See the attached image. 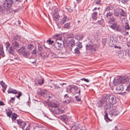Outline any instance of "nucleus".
I'll use <instances>...</instances> for the list:
<instances>
[{
	"label": "nucleus",
	"mask_w": 130,
	"mask_h": 130,
	"mask_svg": "<svg viewBox=\"0 0 130 130\" xmlns=\"http://www.w3.org/2000/svg\"><path fill=\"white\" fill-rule=\"evenodd\" d=\"M107 98V96H104L100 101L98 102L96 104L97 106L99 107H102L103 104L106 103Z\"/></svg>",
	"instance_id": "obj_1"
},
{
	"label": "nucleus",
	"mask_w": 130,
	"mask_h": 130,
	"mask_svg": "<svg viewBox=\"0 0 130 130\" xmlns=\"http://www.w3.org/2000/svg\"><path fill=\"white\" fill-rule=\"evenodd\" d=\"M12 0H5L4 4V6L5 9H8L12 4Z\"/></svg>",
	"instance_id": "obj_2"
},
{
	"label": "nucleus",
	"mask_w": 130,
	"mask_h": 130,
	"mask_svg": "<svg viewBox=\"0 0 130 130\" xmlns=\"http://www.w3.org/2000/svg\"><path fill=\"white\" fill-rule=\"evenodd\" d=\"M107 97L109 98L108 100L110 104H114L116 103V97L114 95H110Z\"/></svg>",
	"instance_id": "obj_3"
},
{
	"label": "nucleus",
	"mask_w": 130,
	"mask_h": 130,
	"mask_svg": "<svg viewBox=\"0 0 130 130\" xmlns=\"http://www.w3.org/2000/svg\"><path fill=\"white\" fill-rule=\"evenodd\" d=\"M116 42L114 39L113 37L111 36L109 38L108 44L111 47H113L116 44Z\"/></svg>",
	"instance_id": "obj_4"
},
{
	"label": "nucleus",
	"mask_w": 130,
	"mask_h": 130,
	"mask_svg": "<svg viewBox=\"0 0 130 130\" xmlns=\"http://www.w3.org/2000/svg\"><path fill=\"white\" fill-rule=\"evenodd\" d=\"M61 17H63L59 23V24L60 25H63L66 22L68 21L69 20V19L66 15H63V16H62Z\"/></svg>",
	"instance_id": "obj_5"
},
{
	"label": "nucleus",
	"mask_w": 130,
	"mask_h": 130,
	"mask_svg": "<svg viewBox=\"0 0 130 130\" xmlns=\"http://www.w3.org/2000/svg\"><path fill=\"white\" fill-rule=\"evenodd\" d=\"M51 112H53L54 113L58 114L59 113L61 114L63 113L64 111L62 110H61L57 107L54 109H52Z\"/></svg>",
	"instance_id": "obj_6"
},
{
	"label": "nucleus",
	"mask_w": 130,
	"mask_h": 130,
	"mask_svg": "<svg viewBox=\"0 0 130 130\" xmlns=\"http://www.w3.org/2000/svg\"><path fill=\"white\" fill-rule=\"evenodd\" d=\"M123 89V86L121 85H119L117 86L116 88L117 93L119 94H121Z\"/></svg>",
	"instance_id": "obj_7"
},
{
	"label": "nucleus",
	"mask_w": 130,
	"mask_h": 130,
	"mask_svg": "<svg viewBox=\"0 0 130 130\" xmlns=\"http://www.w3.org/2000/svg\"><path fill=\"white\" fill-rule=\"evenodd\" d=\"M53 46L54 47L58 50H60L62 48V45L61 43L56 42L54 44Z\"/></svg>",
	"instance_id": "obj_8"
},
{
	"label": "nucleus",
	"mask_w": 130,
	"mask_h": 130,
	"mask_svg": "<svg viewBox=\"0 0 130 130\" xmlns=\"http://www.w3.org/2000/svg\"><path fill=\"white\" fill-rule=\"evenodd\" d=\"M119 113V110L117 109H116L110 111L109 112V114L112 115L116 116L118 115Z\"/></svg>",
	"instance_id": "obj_9"
},
{
	"label": "nucleus",
	"mask_w": 130,
	"mask_h": 130,
	"mask_svg": "<svg viewBox=\"0 0 130 130\" xmlns=\"http://www.w3.org/2000/svg\"><path fill=\"white\" fill-rule=\"evenodd\" d=\"M48 105L49 107H51V111L52 109H54L55 108L58 107L57 105L55 103H48Z\"/></svg>",
	"instance_id": "obj_10"
},
{
	"label": "nucleus",
	"mask_w": 130,
	"mask_h": 130,
	"mask_svg": "<svg viewBox=\"0 0 130 130\" xmlns=\"http://www.w3.org/2000/svg\"><path fill=\"white\" fill-rule=\"evenodd\" d=\"M119 79L120 83H124L127 81V79L125 77H119Z\"/></svg>",
	"instance_id": "obj_11"
},
{
	"label": "nucleus",
	"mask_w": 130,
	"mask_h": 130,
	"mask_svg": "<svg viewBox=\"0 0 130 130\" xmlns=\"http://www.w3.org/2000/svg\"><path fill=\"white\" fill-rule=\"evenodd\" d=\"M125 19L124 18H123L122 20V23L123 24H125V30H129L130 29V27L129 26V24L127 22L125 23L124 22L125 21Z\"/></svg>",
	"instance_id": "obj_12"
},
{
	"label": "nucleus",
	"mask_w": 130,
	"mask_h": 130,
	"mask_svg": "<svg viewBox=\"0 0 130 130\" xmlns=\"http://www.w3.org/2000/svg\"><path fill=\"white\" fill-rule=\"evenodd\" d=\"M12 44L15 48H18L19 47V45L15 40H11Z\"/></svg>",
	"instance_id": "obj_13"
},
{
	"label": "nucleus",
	"mask_w": 130,
	"mask_h": 130,
	"mask_svg": "<svg viewBox=\"0 0 130 130\" xmlns=\"http://www.w3.org/2000/svg\"><path fill=\"white\" fill-rule=\"evenodd\" d=\"M0 84L3 87V91L4 93H5V90L6 89L7 86L3 82V81H2L1 82Z\"/></svg>",
	"instance_id": "obj_14"
},
{
	"label": "nucleus",
	"mask_w": 130,
	"mask_h": 130,
	"mask_svg": "<svg viewBox=\"0 0 130 130\" xmlns=\"http://www.w3.org/2000/svg\"><path fill=\"white\" fill-rule=\"evenodd\" d=\"M106 13L105 15L107 18H109L110 17L113 16L112 13L110 11L107 10L106 11Z\"/></svg>",
	"instance_id": "obj_15"
},
{
	"label": "nucleus",
	"mask_w": 130,
	"mask_h": 130,
	"mask_svg": "<svg viewBox=\"0 0 130 130\" xmlns=\"http://www.w3.org/2000/svg\"><path fill=\"white\" fill-rule=\"evenodd\" d=\"M26 51L25 47L23 46L18 50V52L19 53L23 54Z\"/></svg>",
	"instance_id": "obj_16"
},
{
	"label": "nucleus",
	"mask_w": 130,
	"mask_h": 130,
	"mask_svg": "<svg viewBox=\"0 0 130 130\" xmlns=\"http://www.w3.org/2000/svg\"><path fill=\"white\" fill-rule=\"evenodd\" d=\"M64 99L65 100L64 102L68 104L70 102V98L67 94H66L64 95Z\"/></svg>",
	"instance_id": "obj_17"
},
{
	"label": "nucleus",
	"mask_w": 130,
	"mask_h": 130,
	"mask_svg": "<svg viewBox=\"0 0 130 130\" xmlns=\"http://www.w3.org/2000/svg\"><path fill=\"white\" fill-rule=\"evenodd\" d=\"M79 124L78 122H76L75 123L73 126L71 127V129L72 130H76L78 128V126Z\"/></svg>",
	"instance_id": "obj_18"
},
{
	"label": "nucleus",
	"mask_w": 130,
	"mask_h": 130,
	"mask_svg": "<svg viewBox=\"0 0 130 130\" xmlns=\"http://www.w3.org/2000/svg\"><path fill=\"white\" fill-rule=\"evenodd\" d=\"M78 87L75 86L71 87L70 89V92H73L76 91L78 89Z\"/></svg>",
	"instance_id": "obj_19"
},
{
	"label": "nucleus",
	"mask_w": 130,
	"mask_h": 130,
	"mask_svg": "<svg viewBox=\"0 0 130 130\" xmlns=\"http://www.w3.org/2000/svg\"><path fill=\"white\" fill-rule=\"evenodd\" d=\"M8 92L9 93H13L15 94L17 93V92L16 90L12 89H9L8 91Z\"/></svg>",
	"instance_id": "obj_20"
},
{
	"label": "nucleus",
	"mask_w": 130,
	"mask_h": 130,
	"mask_svg": "<svg viewBox=\"0 0 130 130\" xmlns=\"http://www.w3.org/2000/svg\"><path fill=\"white\" fill-rule=\"evenodd\" d=\"M119 9H116L114 10L113 14L115 16H119Z\"/></svg>",
	"instance_id": "obj_21"
},
{
	"label": "nucleus",
	"mask_w": 130,
	"mask_h": 130,
	"mask_svg": "<svg viewBox=\"0 0 130 130\" xmlns=\"http://www.w3.org/2000/svg\"><path fill=\"white\" fill-rule=\"evenodd\" d=\"M60 118L62 121H67L68 120V118L67 117L64 115L61 116Z\"/></svg>",
	"instance_id": "obj_22"
},
{
	"label": "nucleus",
	"mask_w": 130,
	"mask_h": 130,
	"mask_svg": "<svg viewBox=\"0 0 130 130\" xmlns=\"http://www.w3.org/2000/svg\"><path fill=\"white\" fill-rule=\"evenodd\" d=\"M113 84L115 85L120 83V80L119 79V77L117 78H114L113 80Z\"/></svg>",
	"instance_id": "obj_23"
},
{
	"label": "nucleus",
	"mask_w": 130,
	"mask_h": 130,
	"mask_svg": "<svg viewBox=\"0 0 130 130\" xmlns=\"http://www.w3.org/2000/svg\"><path fill=\"white\" fill-rule=\"evenodd\" d=\"M84 36L82 34H79L77 35L76 37V39L78 40H81L84 38Z\"/></svg>",
	"instance_id": "obj_24"
},
{
	"label": "nucleus",
	"mask_w": 130,
	"mask_h": 130,
	"mask_svg": "<svg viewBox=\"0 0 130 130\" xmlns=\"http://www.w3.org/2000/svg\"><path fill=\"white\" fill-rule=\"evenodd\" d=\"M124 55V53L122 50H120L118 51V55L119 57L120 58H122Z\"/></svg>",
	"instance_id": "obj_25"
},
{
	"label": "nucleus",
	"mask_w": 130,
	"mask_h": 130,
	"mask_svg": "<svg viewBox=\"0 0 130 130\" xmlns=\"http://www.w3.org/2000/svg\"><path fill=\"white\" fill-rule=\"evenodd\" d=\"M8 52L9 54H13L14 53L15 51L12 47L11 46L9 48L8 50Z\"/></svg>",
	"instance_id": "obj_26"
},
{
	"label": "nucleus",
	"mask_w": 130,
	"mask_h": 130,
	"mask_svg": "<svg viewBox=\"0 0 130 130\" xmlns=\"http://www.w3.org/2000/svg\"><path fill=\"white\" fill-rule=\"evenodd\" d=\"M119 12L120 15L122 16L125 17L126 16V14L124 11L122 9H119Z\"/></svg>",
	"instance_id": "obj_27"
},
{
	"label": "nucleus",
	"mask_w": 130,
	"mask_h": 130,
	"mask_svg": "<svg viewBox=\"0 0 130 130\" xmlns=\"http://www.w3.org/2000/svg\"><path fill=\"white\" fill-rule=\"evenodd\" d=\"M107 19L109 20V23H112L114 22L115 20V18L113 16H111Z\"/></svg>",
	"instance_id": "obj_28"
},
{
	"label": "nucleus",
	"mask_w": 130,
	"mask_h": 130,
	"mask_svg": "<svg viewBox=\"0 0 130 130\" xmlns=\"http://www.w3.org/2000/svg\"><path fill=\"white\" fill-rule=\"evenodd\" d=\"M104 118L106 121L107 122L111 121V119L108 117L107 113H106V114L104 116Z\"/></svg>",
	"instance_id": "obj_29"
},
{
	"label": "nucleus",
	"mask_w": 130,
	"mask_h": 130,
	"mask_svg": "<svg viewBox=\"0 0 130 130\" xmlns=\"http://www.w3.org/2000/svg\"><path fill=\"white\" fill-rule=\"evenodd\" d=\"M54 20L55 21H58L59 19V15L58 14L56 13L53 16Z\"/></svg>",
	"instance_id": "obj_30"
},
{
	"label": "nucleus",
	"mask_w": 130,
	"mask_h": 130,
	"mask_svg": "<svg viewBox=\"0 0 130 130\" xmlns=\"http://www.w3.org/2000/svg\"><path fill=\"white\" fill-rule=\"evenodd\" d=\"M4 52L3 51V48H0V59L2 57H4Z\"/></svg>",
	"instance_id": "obj_31"
},
{
	"label": "nucleus",
	"mask_w": 130,
	"mask_h": 130,
	"mask_svg": "<svg viewBox=\"0 0 130 130\" xmlns=\"http://www.w3.org/2000/svg\"><path fill=\"white\" fill-rule=\"evenodd\" d=\"M70 23L69 22L67 23L64 25V27L67 29H69L70 28Z\"/></svg>",
	"instance_id": "obj_32"
},
{
	"label": "nucleus",
	"mask_w": 130,
	"mask_h": 130,
	"mask_svg": "<svg viewBox=\"0 0 130 130\" xmlns=\"http://www.w3.org/2000/svg\"><path fill=\"white\" fill-rule=\"evenodd\" d=\"M86 48L87 50H89L92 49V44H88L86 46Z\"/></svg>",
	"instance_id": "obj_33"
},
{
	"label": "nucleus",
	"mask_w": 130,
	"mask_h": 130,
	"mask_svg": "<svg viewBox=\"0 0 130 130\" xmlns=\"http://www.w3.org/2000/svg\"><path fill=\"white\" fill-rule=\"evenodd\" d=\"M17 123L20 126L22 125L24 122L23 121L21 120H17Z\"/></svg>",
	"instance_id": "obj_34"
},
{
	"label": "nucleus",
	"mask_w": 130,
	"mask_h": 130,
	"mask_svg": "<svg viewBox=\"0 0 130 130\" xmlns=\"http://www.w3.org/2000/svg\"><path fill=\"white\" fill-rule=\"evenodd\" d=\"M97 13L96 12H94L93 14H92V18L94 20H95L96 19L97 17H96V15H97Z\"/></svg>",
	"instance_id": "obj_35"
},
{
	"label": "nucleus",
	"mask_w": 130,
	"mask_h": 130,
	"mask_svg": "<svg viewBox=\"0 0 130 130\" xmlns=\"http://www.w3.org/2000/svg\"><path fill=\"white\" fill-rule=\"evenodd\" d=\"M17 117V115L16 114L13 113L12 114L11 118L12 120H14L16 119Z\"/></svg>",
	"instance_id": "obj_36"
},
{
	"label": "nucleus",
	"mask_w": 130,
	"mask_h": 130,
	"mask_svg": "<svg viewBox=\"0 0 130 130\" xmlns=\"http://www.w3.org/2000/svg\"><path fill=\"white\" fill-rule=\"evenodd\" d=\"M117 25L116 23H114L111 25L110 26V27L112 29H115L117 26Z\"/></svg>",
	"instance_id": "obj_37"
},
{
	"label": "nucleus",
	"mask_w": 130,
	"mask_h": 130,
	"mask_svg": "<svg viewBox=\"0 0 130 130\" xmlns=\"http://www.w3.org/2000/svg\"><path fill=\"white\" fill-rule=\"evenodd\" d=\"M74 52L75 54H79L80 52L78 48L76 47L74 50Z\"/></svg>",
	"instance_id": "obj_38"
},
{
	"label": "nucleus",
	"mask_w": 130,
	"mask_h": 130,
	"mask_svg": "<svg viewBox=\"0 0 130 130\" xmlns=\"http://www.w3.org/2000/svg\"><path fill=\"white\" fill-rule=\"evenodd\" d=\"M20 39V37L19 36L16 35L14 37L11 39V40H19Z\"/></svg>",
	"instance_id": "obj_39"
},
{
	"label": "nucleus",
	"mask_w": 130,
	"mask_h": 130,
	"mask_svg": "<svg viewBox=\"0 0 130 130\" xmlns=\"http://www.w3.org/2000/svg\"><path fill=\"white\" fill-rule=\"evenodd\" d=\"M77 46L80 49L81 48L83 47L81 43L79 42H77Z\"/></svg>",
	"instance_id": "obj_40"
},
{
	"label": "nucleus",
	"mask_w": 130,
	"mask_h": 130,
	"mask_svg": "<svg viewBox=\"0 0 130 130\" xmlns=\"http://www.w3.org/2000/svg\"><path fill=\"white\" fill-rule=\"evenodd\" d=\"M32 54L34 57H35L36 56L37 54L36 53V51L35 50H34L32 52Z\"/></svg>",
	"instance_id": "obj_41"
},
{
	"label": "nucleus",
	"mask_w": 130,
	"mask_h": 130,
	"mask_svg": "<svg viewBox=\"0 0 130 130\" xmlns=\"http://www.w3.org/2000/svg\"><path fill=\"white\" fill-rule=\"evenodd\" d=\"M104 22V20H101L100 21H98L97 22V24L100 25H101L103 24Z\"/></svg>",
	"instance_id": "obj_42"
},
{
	"label": "nucleus",
	"mask_w": 130,
	"mask_h": 130,
	"mask_svg": "<svg viewBox=\"0 0 130 130\" xmlns=\"http://www.w3.org/2000/svg\"><path fill=\"white\" fill-rule=\"evenodd\" d=\"M29 54L30 53L29 52L26 51L22 55L24 56H28Z\"/></svg>",
	"instance_id": "obj_43"
},
{
	"label": "nucleus",
	"mask_w": 130,
	"mask_h": 130,
	"mask_svg": "<svg viewBox=\"0 0 130 130\" xmlns=\"http://www.w3.org/2000/svg\"><path fill=\"white\" fill-rule=\"evenodd\" d=\"M47 42L49 44H52L54 43V41H52L51 39H49L47 41Z\"/></svg>",
	"instance_id": "obj_44"
},
{
	"label": "nucleus",
	"mask_w": 130,
	"mask_h": 130,
	"mask_svg": "<svg viewBox=\"0 0 130 130\" xmlns=\"http://www.w3.org/2000/svg\"><path fill=\"white\" fill-rule=\"evenodd\" d=\"M28 47L29 50H31L34 48V46L31 44H29L28 45Z\"/></svg>",
	"instance_id": "obj_45"
},
{
	"label": "nucleus",
	"mask_w": 130,
	"mask_h": 130,
	"mask_svg": "<svg viewBox=\"0 0 130 130\" xmlns=\"http://www.w3.org/2000/svg\"><path fill=\"white\" fill-rule=\"evenodd\" d=\"M110 105L109 104H106V105L104 106V109L106 110L108 109H109L110 108Z\"/></svg>",
	"instance_id": "obj_46"
},
{
	"label": "nucleus",
	"mask_w": 130,
	"mask_h": 130,
	"mask_svg": "<svg viewBox=\"0 0 130 130\" xmlns=\"http://www.w3.org/2000/svg\"><path fill=\"white\" fill-rule=\"evenodd\" d=\"M92 49H93V50L94 51H95L96 50V48H98L99 47V46H98L95 44L92 45Z\"/></svg>",
	"instance_id": "obj_47"
},
{
	"label": "nucleus",
	"mask_w": 130,
	"mask_h": 130,
	"mask_svg": "<svg viewBox=\"0 0 130 130\" xmlns=\"http://www.w3.org/2000/svg\"><path fill=\"white\" fill-rule=\"evenodd\" d=\"M44 80L43 79H42L40 80L38 82V83L40 85H41L42 84L44 83Z\"/></svg>",
	"instance_id": "obj_48"
},
{
	"label": "nucleus",
	"mask_w": 130,
	"mask_h": 130,
	"mask_svg": "<svg viewBox=\"0 0 130 130\" xmlns=\"http://www.w3.org/2000/svg\"><path fill=\"white\" fill-rule=\"evenodd\" d=\"M106 39H103L102 40V43L104 45H105L106 44Z\"/></svg>",
	"instance_id": "obj_49"
},
{
	"label": "nucleus",
	"mask_w": 130,
	"mask_h": 130,
	"mask_svg": "<svg viewBox=\"0 0 130 130\" xmlns=\"http://www.w3.org/2000/svg\"><path fill=\"white\" fill-rule=\"evenodd\" d=\"M101 0H95V3L98 5H100V1Z\"/></svg>",
	"instance_id": "obj_50"
},
{
	"label": "nucleus",
	"mask_w": 130,
	"mask_h": 130,
	"mask_svg": "<svg viewBox=\"0 0 130 130\" xmlns=\"http://www.w3.org/2000/svg\"><path fill=\"white\" fill-rule=\"evenodd\" d=\"M78 95L76 96L75 97L76 100L78 101H80L81 99L78 97Z\"/></svg>",
	"instance_id": "obj_51"
},
{
	"label": "nucleus",
	"mask_w": 130,
	"mask_h": 130,
	"mask_svg": "<svg viewBox=\"0 0 130 130\" xmlns=\"http://www.w3.org/2000/svg\"><path fill=\"white\" fill-rule=\"evenodd\" d=\"M7 116H8L9 117H10L11 116V115L12 114V111H9L8 112H7Z\"/></svg>",
	"instance_id": "obj_52"
},
{
	"label": "nucleus",
	"mask_w": 130,
	"mask_h": 130,
	"mask_svg": "<svg viewBox=\"0 0 130 130\" xmlns=\"http://www.w3.org/2000/svg\"><path fill=\"white\" fill-rule=\"evenodd\" d=\"M117 28H116V30L118 31H120L121 30V27L119 26H117Z\"/></svg>",
	"instance_id": "obj_53"
},
{
	"label": "nucleus",
	"mask_w": 130,
	"mask_h": 130,
	"mask_svg": "<svg viewBox=\"0 0 130 130\" xmlns=\"http://www.w3.org/2000/svg\"><path fill=\"white\" fill-rule=\"evenodd\" d=\"M26 125V123L25 122H24V123L21 126V127L23 129H24V127Z\"/></svg>",
	"instance_id": "obj_54"
},
{
	"label": "nucleus",
	"mask_w": 130,
	"mask_h": 130,
	"mask_svg": "<svg viewBox=\"0 0 130 130\" xmlns=\"http://www.w3.org/2000/svg\"><path fill=\"white\" fill-rule=\"evenodd\" d=\"M15 100V98H11V100L9 101L10 102L13 103L14 102Z\"/></svg>",
	"instance_id": "obj_55"
},
{
	"label": "nucleus",
	"mask_w": 130,
	"mask_h": 130,
	"mask_svg": "<svg viewBox=\"0 0 130 130\" xmlns=\"http://www.w3.org/2000/svg\"><path fill=\"white\" fill-rule=\"evenodd\" d=\"M81 80H84L85 81V82L88 83L89 82V80L88 79H85V78H83L81 79H80Z\"/></svg>",
	"instance_id": "obj_56"
},
{
	"label": "nucleus",
	"mask_w": 130,
	"mask_h": 130,
	"mask_svg": "<svg viewBox=\"0 0 130 130\" xmlns=\"http://www.w3.org/2000/svg\"><path fill=\"white\" fill-rule=\"evenodd\" d=\"M129 0H121L123 4L126 3Z\"/></svg>",
	"instance_id": "obj_57"
},
{
	"label": "nucleus",
	"mask_w": 130,
	"mask_h": 130,
	"mask_svg": "<svg viewBox=\"0 0 130 130\" xmlns=\"http://www.w3.org/2000/svg\"><path fill=\"white\" fill-rule=\"evenodd\" d=\"M59 36H60V35L56 34H55L53 36V37L54 38H58V37H59Z\"/></svg>",
	"instance_id": "obj_58"
},
{
	"label": "nucleus",
	"mask_w": 130,
	"mask_h": 130,
	"mask_svg": "<svg viewBox=\"0 0 130 130\" xmlns=\"http://www.w3.org/2000/svg\"><path fill=\"white\" fill-rule=\"evenodd\" d=\"M22 93L21 92H20L18 93V95L17 96L18 98H19L22 95Z\"/></svg>",
	"instance_id": "obj_59"
},
{
	"label": "nucleus",
	"mask_w": 130,
	"mask_h": 130,
	"mask_svg": "<svg viewBox=\"0 0 130 130\" xmlns=\"http://www.w3.org/2000/svg\"><path fill=\"white\" fill-rule=\"evenodd\" d=\"M126 90L128 91L130 90V84H129L127 85V88L126 89Z\"/></svg>",
	"instance_id": "obj_60"
},
{
	"label": "nucleus",
	"mask_w": 130,
	"mask_h": 130,
	"mask_svg": "<svg viewBox=\"0 0 130 130\" xmlns=\"http://www.w3.org/2000/svg\"><path fill=\"white\" fill-rule=\"evenodd\" d=\"M126 52L127 53L128 55L130 56V48L126 50Z\"/></svg>",
	"instance_id": "obj_61"
},
{
	"label": "nucleus",
	"mask_w": 130,
	"mask_h": 130,
	"mask_svg": "<svg viewBox=\"0 0 130 130\" xmlns=\"http://www.w3.org/2000/svg\"><path fill=\"white\" fill-rule=\"evenodd\" d=\"M115 48H117L119 50H120L121 49V47L120 46H117L115 45L114 46Z\"/></svg>",
	"instance_id": "obj_62"
},
{
	"label": "nucleus",
	"mask_w": 130,
	"mask_h": 130,
	"mask_svg": "<svg viewBox=\"0 0 130 130\" xmlns=\"http://www.w3.org/2000/svg\"><path fill=\"white\" fill-rule=\"evenodd\" d=\"M6 47L7 49L8 47H9V46H10V44L8 43H6Z\"/></svg>",
	"instance_id": "obj_63"
},
{
	"label": "nucleus",
	"mask_w": 130,
	"mask_h": 130,
	"mask_svg": "<svg viewBox=\"0 0 130 130\" xmlns=\"http://www.w3.org/2000/svg\"><path fill=\"white\" fill-rule=\"evenodd\" d=\"M42 48L40 46H38V50L39 51H41L42 50Z\"/></svg>",
	"instance_id": "obj_64"
}]
</instances>
